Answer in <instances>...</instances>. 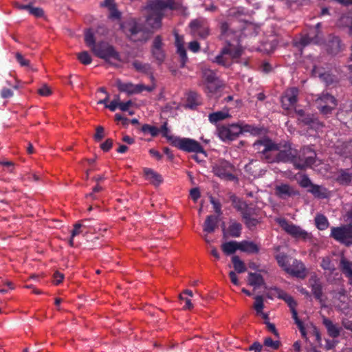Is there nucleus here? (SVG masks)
I'll use <instances>...</instances> for the list:
<instances>
[{"label":"nucleus","mask_w":352,"mask_h":352,"mask_svg":"<svg viewBox=\"0 0 352 352\" xmlns=\"http://www.w3.org/2000/svg\"><path fill=\"white\" fill-rule=\"evenodd\" d=\"M164 43L162 36L157 35L153 42L151 47V54L159 65L164 63L166 58V52L164 49Z\"/></svg>","instance_id":"nucleus-15"},{"label":"nucleus","mask_w":352,"mask_h":352,"mask_svg":"<svg viewBox=\"0 0 352 352\" xmlns=\"http://www.w3.org/2000/svg\"><path fill=\"white\" fill-rule=\"evenodd\" d=\"M231 116L228 111H219L211 113L208 115V120L212 124H216L218 122L222 121L226 118H230Z\"/></svg>","instance_id":"nucleus-32"},{"label":"nucleus","mask_w":352,"mask_h":352,"mask_svg":"<svg viewBox=\"0 0 352 352\" xmlns=\"http://www.w3.org/2000/svg\"><path fill=\"white\" fill-rule=\"evenodd\" d=\"M220 30L221 36H223L225 38H226L231 34L236 35V34L237 33L236 31L231 29L230 24L227 21H224L221 23Z\"/></svg>","instance_id":"nucleus-44"},{"label":"nucleus","mask_w":352,"mask_h":352,"mask_svg":"<svg viewBox=\"0 0 352 352\" xmlns=\"http://www.w3.org/2000/svg\"><path fill=\"white\" fill-rule=\"evenodd\" d=\"M276 260L280 267H281L285 271L286 268L290 265L289 263L288 256L285 253H279L275 256Z\"/></svg>","instance_id":"nucleus-45"},{"label":"nucleus","mask_w":352,"mask_h":352,"mask_svg":"<svg viewBox=\"0 0 352 352\" xmlns=\"http://www.w3.org/2000/svg\"><path fill=\"white\" fill-rule=\"evenodd\" d=\"M144 174L146 179L155 186H159L163 181L162 175L151 168H144Z\"/></svg>","instance_id":"nucleus-28"},{"label":"nucleus","mask_w":352,"mask_h":352,"mask_svg":"<svg viewBox=\"0 0 352 352\" xmlns=\"http://www.w3.org/2000/svg\"><path fill=\"white\" fill-rule=\"evenodd\" d=\"M109 11V18L113 20H119L121 18V12L118 11L116 5L108 8Z\"/></svg>","instance_id":"nucleus-58"},{"label":"nucleus","mask_w":352,"mask_h":352,"mask_svg":"<svg viewBox=\"0 0 352 352\" xmlns=\"http://www.w3.org/2000/svg\"><path fill=\"white\" fill-rule=\"evenodd\" d=\"M315 224L316 228L320 230H324L329 226V223L328 221L327 218L324 214H318L316 216Z\"/></svg>","instance_id":"nucleus-42"},{"label":"nucleus","mask_w":352,"mask_h":352,"mask_svg":"<svg viewBox=\"0 0 352 352\" xmlns=\"http://www.w3.org/2000/svg\"><path fill=\"white\" fill-rule=\"evenodd\" d=\"M177 53L180 58V67H184L186 62L188 61V57L186 50L182 43H180L177 38L176 41Z\"/></svg>","instance_id":"nucleus-39"},{"label":"nucleus","mask_w":352,"mask_h":352,"mask_svg":"<svg viewBox=\"0 0 352 352\" xmlns=\"http://www.w3.org/2000/svg\"><path fill=\"white\" fill-rule=\"evenodd\" d=\"M321 267L324 270L333 272L335 270L334 265L332 263L329 257H324L320 263Z\"/></svg>","instance_id":"nucleus-51"},{"label":"nucleus","mask_w":352,"mask_h":352,"mask_svg":"<svg viewBox=\"0 0 352 352\" xmlns=\"http://www.w3.org/2000/svg\"><path fill=\"white\" fill-rule=\"evenodd\" d=\"M15 58L16 61L20 64L21 66L28 67L30 65V60L25 59L20 52H16L15 54Z\"/></svg>","instance_id":"nucleus-61"},{"label":"nucleus","mask_w":352,"mask_h":352,"mask_svg":"<svg viewBox=\"0 0 352 352\" xmlns=\"http://www.w3.org/2000/svg\"><path fill=\"white\" fill-rule=\"evenodd\" d=\"M232 262L234 269L237 273L241 274L247 270L244 262L238 256H233L232 257Z\"/></svg>","instance_id":"nucleus-43"},{"label":"nucleus","mask_w":352,"mask_h":352,"mask_svg":"<svg viewBox=\"0 0 352 352\" xmlns=\"http://www.w3.org/2000/svg\"><path fill=\"white\" fill-rule=\"evenodd\" d=\"M127 36L134 42L146 41L148 38L149 32L142 24L134 21L129 24Z\"/></svg>","instance_id":"nucleus-13"},{"label":"nucleus","mask_w":352,"mask_h":352,"mask_svg":"<svg viewBox=\"0 0 352 352\" xmlns=\"http://www.w3.org/2000/svg\"><path fill=\"white\" fill-rule=\"evenodd\" d=\"M230 199L233 207L239 212L248 205L245 201L238 199L235 195L231 196Z\"/></svg>","instance_id":"nucleus-48"},{"label":"nucleus","mask_w":352,"mask_h":352,"mask_svg":"<svg viewBox=\"0 0 352 352\" xmlns=\"http://www.w3.org/2000/svg\"><path fill=\"white\" fill-rule=\"evenodd\" d=\"M299 184L302 188H311V186L314 184L311 182V179L308 177L307 175H305L302 177L301 179L299 182Z\"/></svg>","instance_id":"nucleus-62"},{"label":"nucleus","mask_w":352,"mask_h":352,"mask_svg":"<svg viewBox=\"0 0 352 352\" xmlns=\"http://www.w3.org/2000/svg\"><path fill=\"white\" fill-rule=\"evenodd\" d=\"M336 182L342 186H349L352 183V172L349 169L341 168L338 170Z\"/></svg>","instance_id":"nucleus-26"},{"label":"nucleus","mask_w":352,"mask_h":352,"mask_svg":"<svg viewBox=\"0 0 352 352\" xmlns=\"http://www.w3.org/2000/svg\"><path fill=\"white\" fill-rule=\"evenodd\" d=\"M219 138L223 142H230L236 140L241 134L239 123L221 125L217 127Z\"/></svg>","instance_id":"nucleus-10"},{"label":"nucleus","mask_w":352,"mask_h":352,"mask_svg":"<svg viewBox=\"0 0 352 352\" xmlns=\"http://www.w3.org/2000/svg\"><path fill=\"white\" fill-rule=\"evenodd\" d=\"M307 191L318 199H325L329 197L328 190L325 187L317 184H314L311 188H309Z\"/></svg>","instance_id":"nucleus-30"},{"label":"nucleus","mask_w":352,"mask_h":352,"mask_svg":"<svg viewBox=\"0 0 352 352\" xmlns=\"http://www.w3.org/2000/svg\"><path fill=\"white\" fill-rule=\"evenodd\" d=\"M201 104V97L196 91H190L188 93L186 97V106L191 109H195L197 106Z\"/></svg>","instance_id":"nucleus-27"},{"label":"nucleus","mask_w":352,"mask_h":352,"mask_svg":"<svg viewBox=\"0 0 352 352\" xmlns=\"http://www.w3.org/2000/svg\"><path fill=\"white\" fill-rule=\"evenodd\" d=\"M141 131L144 133H150L152 137H156L160 133V129L158 128L148 124L142 125Z\"/></svg>","instance_id":"nucleus-49"},{"label":"nucleus","mask_w":352,"mask_h":352,"mask_svg":"<svg viewBox=\"0 0 352 352\" xmlns=\"http://www.w3.org/2000/svg\"><path fill=\"white\" fill-rule=\"evenodd\" d=\"M274 290L277 292L278 298L283 300L287 304L290 309L296 308L297 303L292 296L289 295L283 290H281L276 287L274 288Z\"/></svg>","instance_id":"nucleus-33"},{"label":"nucleus","mask_w":352,"mask_h":352,"mask_svg":"<svg viewBox=\"0 0 352 352\" xmlns=\"http://www.w3.org/2000/svg\"><path fill=\"white\" fill-rule=\"evenodd\" d=\"M242 231V225L234 220H230V224L226 229L225 225H223L222 232L223 237L227 239L228 237L238 238L241 236Z\"/></svg>","instance_id":"nucleus-19"},{"label":"nucleus","mask_w":352,"mask_h":352,"mask_svg":"<svg viewBox=\"0 0 352 352\" xmlns=\"http://www.w3.org/2000/svg\"><path fill=\"white\" fill-rule=\"evenodd\" d=\"M135 69L138 72L146 74H152L151 66L148 63H144L138 60H135L132 63Z\"/></svg>","instance_id":"nucleus-40"},{"label":"nucleus","mask_w":352,"mask_h":352,"mask_svg":"<svg viewBox=\"0 0 352 352\" xmlns=\"http://www.w3.org/2000/svg\"><path fill=\"white\" fill-rule=\"evenodd\" d=\"M285 272L300 278H305L307 276V270L304 263L297 259L294 260L292 264L286 268Z\"/></svg>","instance_id":"nucleus-18"},{"label":"nucleus","mask_w":352,"mask_h":352,"mask_svg":"<svg viewBox=\"0 0 352 352\" xmlns=\"http://www.w3.org/2000/svg\"><path fill=\"white\" fill-rule=\"evenodd\" d=\"M276 195L285 199L289 197L299 195V192L287 184H282L276 187Z\"/></svg>","instance_id":"nucleus-21"},{"label":"nucleus","mask_w":352,"mask_h":352,"mask_svg":"<svg viewBox=\"0 0 352 352\" xmlns=\"http://www.w3.org/2000/svg\"><path fill=\"white\" fill-rule=\"evenodd\" d=\"M330 236L347 247L352 245V223L332 227Z\"/></svg>","instance_id":"nucleus-8"},{"label":"nucleus","mask_w":352,"mask_h":352,"mask_svg":"<svg viewBox=\"0 0 352 352\" xmlns=\"http://www.w3.org/2000/svg\"><path fill=\"white\" fill-rule=\"evenodd\" d=\"M298 120L300 122H302L304 124L311 126L316 122V118L314 116L310 113H305L304 116H302V118H298Z\"/></svg>","instance_id":"nucleus-52"},{"label":"nucleus","mask_w":352,"mask_h":352,"mask_svg":"<svg viewBox=\"0 0 352 352\" xmlns=\"http://www.w3.org/2000/svg\"><path fill=\"white\" fill-rule=\"evenodd\" d=\"M179 5L174 0H150L148 1L146 10V24L153 32L162 28V19L165 16L166 9L176 10Z\"/></svg>","instance_id":"nucleus-1"},{"label":"nucleus","mask_w":352,"mask_h":352,"mask_svg":"<svg viewBox=\"0 0 352 352\" xmlns=\"http://www.w3.org/2000/svg\"><path fill=\"white\" fill-rule=\"evenodd\" d=\"M338 153L345 158L352 159V139L338 147Z\"/></svg>","instance_id":"nucleus-34"},{"label":"nucleus","mask_w":352,"mask_h":352,"mask_svg":"<svg viewBox=\"0 0 352 352\" xmlns=\"http://www.w3.org/2000/svg\"><path fill=\"white\" fill-rule=\"evenodd\" d=\"M309 285L311 289V292L315 298L320 302L322 301V284L316 276H311L309 279Z\"/></svg>","instance_id":"nucleus-22"},{"label":"nucleus","mask_w":352,"mask_h":352,"mask_svg":"<svg viewBox=\"0 0 352 352\" xmlns=\"http://www.w3.org/2000/svg\"><path fill=\"white\" fill-rule=\"evenodd\" d=\"M248 284L254 287H259L265 284L263 276L257 273L250 272L248 277Z\"/></svg>","instance_id":"nucleus-35"},{"label":"nucleus","mask_w":352,"mask_h":352,"mask_svg":"<svg viewBox=\"0 0 352 352\" xmlns=\"http://www.w3.org/2000/svg\"><path fill=\"white\" fill-rule=\"evenodd\" d=\"M189 28L193 36L202 39L206 38L210 34V25L204 19L192 20L189 24Z\"/></svg>","instance_id":"nucleus-12"},{"label":"nucleus","mask_w":352,"mask_h":352,"mask_svg":"<svg viewBox=\"0 0 352 352\" xmlns=\"http://www.w3.org/2000/svg\"><path fill=\"white\" fill-rule=\"evenodd\" d=\"M316 104L320 113L329 116L337 107L338 101L333 96L324 91L317 96Z\"/></svg>","instance_id":"nucleus-5"},{"label":"nucleus","mask_w":352,"mask_h":352,"mask_svg":"<svg viewBox=\"0 0 352 352\" xmlns=\"http://www.w3.org/2000/svg\"><path fill=\"white\" fill-rule=\"evenodd\" d=\"M85 41L87 45L92 50L94 46L97 45L96 43L94 34L91 29H89L85 32Z\"/></svg>","instance_id":"nucleus-47"},{"label":"nucleus","mask_w":352,"mask_h":352,"mask_svg":"<svg viewBox=\"0 0 352 352\" xmlns=\"http://www.w3.org/2000/svg\"><path fill=\"white\" fill-rule=\"evenodd\" d=\"M29 12L32 15L36 17H42L44 15V11L41 8H34L31 6V8L29 9Z\"/></svg>","instance_id":"nucleus-63"},{"label":"nucleus","mask_w":352,"mask_h":352,"mask_svg":"<svg viewBox=\"0 0 352 352\" xmlns=\"http://www.w3.org/2000/svg\"><path fill=\"white\" fill-rule=\"evenodd\" d=\"M202 76L205 83H212L220 80L217 77L216 72L210 69H202Z\"/></svg>","instance_id":"nucleus-41"},{"label":"nucleus","mask_w":352,"mask_h":352,"mask_svg":"<svg viewBox=\"0 0 352 352\" xmlns=\"http://www.w3.org/2000/svg\"><path fill=\"white\" fill-rule=\"evenodd\" d=\"M89 221H90L89 219H84V220H82L81 222L76 223L74 225V228L72 231V238H74L76 235L79 234L82 232L81 231L82 228H87V226L85 225L84 223L89 222Z\"/></svg>","instance_id":"nucleus-53"},{"label":"nucleus","mask_w":352,"mask_h":352,"mask_svg":"<svg viewBox=\"0 0 352 352\" xmlns=\"http://www.w3.org/2000/svg\"><path fill=\"white\" fill-rule=\"evenodd\" d=\"M297 150L293 148L288 142L276 143V148L272 153V157H268L270 163H292L294 165L295 156Z\"/></svg>","instance_id":"nucleus-3"},{"label":"nucleus","mask_w":352,"mask_h":352,"mask_svg":"<svg viewBox=\"0 0 352 352\" xmlns=\"http://www.w3.org/2000/svg\"><path fill=\"white\" fill-rule=\"evenodd\" d=\"M91 51L97 57L104 59L106 62L110 63L111 59L120 60V54L108 42L100 41L97 43V45L94 47Z\"/></svg>","instance_id":"nucleus-6"},{"label":"nucleus","mask_w":352,"mask_h":352,"mask_svg":"<svg viewBox=\"0 0 352 352\" xmlns=\"http://www.w3.org/2000/svg\"><path fill=\"white\" fill-rule=\"evenodd\" d=\"M222 87L221 80L215 81L212 83H205L204 91L208 94H215Z\"/></svg>","instance_id":"nucleus-46"},{"label":"nucleus","mask_w":352,"mask_h":352,"mask_svg":"<svg viewBox=\"0 0 352 352\" xmlns=\"http://www.w3.org/2000/svg\"><path fill=\"white\" fill-rule=\"evenodd\" d=\"M234 170V166L226 160L219 161L214 167V174L226 180L233 181L236 177L232 173Z\"/></svg>","instance_id":"nucleus-14"},{"label":"nucleus","mask_w":352,"mask_h":352,"mask_svg":"<svg viewBox=\"0 0 352 352\" xmlns=\"http://www.w3.org/2000/svg\"><path fill=\"white\" fill-rule=\"evenodd\" d=\"M218 223V217L214 215L207 216L204 223V231L212 233L214 231Z\"/></svg>","instance_id":"nucleus-31"},{"label":"nucleus","mask_w":352,"mask_h":352,"mask_svg":"<svg viewBox=\"0 0 352 352\" xmlns=\"http://www.w3.org/2000/svg\"><path fill=\"white\" fill-rule=\"evenodd\" d=\"M243 52V49L240 45H234L227 41L220 53L215 56L213 62L228 68L232 65L233 60H237L241 56Z\"/></svg>","instance_id":"nucleus-2"},{"label":"nucleus","mask_w":352,"mask_h":352,"mask_svg":"<svg viewBox=\"0 0 352 352\" xmlns=\"http://www.w3.org/2000/svg\"><path fill=\"white\" fill-rule=\"evenodd\" d=\"M241 128V133H250L252 135H259L262 133L263 129L254 125L244 124L243 122L239 123Z\"/></svg>","instance_id":"nucleus-38"},{"label":"nucleus","mask_w":352,"mask_h":352,"mask_svg":"<svg viewBox=\"0 0 352 352\" xmlns=\"http://www.w3.org/2000/svg\"><path fill=\"white\" fill-rule=\"evenodd\" d=\"M298 94L299 89L297 87L287 89L281 98L283 107L288 109L289 107L295 105L298 102Z\"/></svg>","instance_id":"nucleus-16"},{"label":"nucleus","mask_w":352,"mask_h":352,"mask_svg":"<svg viewBox=\"0 0 352 352\" xmlns=\"http://www.w3.org/2000/svg\"><path fill=\"white\" fill-rule=\"evenodd\" d=\"M113 144V140L108 138L104 142L100 144V148L104 152H108L112 148Z\"/></svg>","instance_id":"nucleus-64"},{"label":"nucleus","mask_w":352,"mask_h":352,"mask_svg":"<svg viewBox=\"0 0 352 352\" xmlns=\"http://www.w3.org/2000/svg\"><path fill=\"white\" fill-rule=\"evenodd\" d=\"M264 307L263 298L261 296H256L255 297V302L254 308L255 309L257 314L262 313Z\"/></svg>","instance_id":"nucleus-59"},{"label":"nucleus","mask_w":352,"mask_h":352,"mask_svg":"<svg viewBox=\"0 0 352 352\" xmlns=\"http://www.w3.org/2000/svg\"><path fill=\"white\" fill-rule=\"evenodd\" d=\"M342 50L341 41L338 36L329 37L327 43V51L328 53L336 55Z\"/></svg>","instance_id":"nucleus-25"},{"label":"nucleus","mask_w":352,"mask_h":352,"mask_svg":"<svg viewBox=\"0 0 352 352\" xmlns=\"http://www.w3.org/2000/svg\"><path fill=\"white\" fill-rule=\"evenodd\" d=\"M252 147L254 151L260 155L262 160H265L267 163H270L268 157H272V153H274V149L276 148V143L270 138L264 137L254 142Z\"/></svg>","instance_id":"nucleus-7"},{"label":"nucleus","mask_w":352,"mask_h":352,"mask_svg":"<svg viewBox=\"0 0 352 352\" xmlns=\"http://www.w3.org/2000/svg\"><path fill=\"white\" fill-rule=\"evenodd\" d=\"M339 267L340 271L347 278L348 284L352 290V261H349L344 256H342L340 261Z\"/></svg>","instance_id":"nucleus-20"},{"label":"nucleus","mask_w":352,"mask_h":352,"mask_svg":"<svg viewBox=\"0 0 352 352\" xmlns=\"http://www.w3.org/2000/svg\"><path fill=\"white\" fill-rule=\"evenodd\" d=\"M316 158V151L310 146H304L295 156L294 165L296 169L304 170L311 167L315 162Z\"/></svg>","instance_id":"nucleus-4"},{"label":"nucleus","mask_w":352,"mask_h":352,"mask_svg":"<svg viewBox=\"0 0 352 352\" xmlns=\"http://www.w3.org/2000/svg\"><path fill=\"white\" fill-rule=\"evenodd\" d=\"M78 59L83 65H89L92 61V58L90 54L86 51L82 52L81 53L78 54Z\"/></svg>","instance_id":"nucleus-56"},{"label":"nucleus","mask_w":352,"mask_h":352,"mask_svg":"<svg viewBox=\"0 0 352 352\" xmlns=\"http://www.w3.org/2000/svg\"><path fill=\"white\" fill-rule=\"evenodd\" d=\"M116 86L120 92H125L129 95L135 94V85L132 82H123L118 79Z\"/></svg>","instance_id":"nucleus-37"},{"label":"nucleus","mask_w":352,"mask_h":352,"mask_svg":"<svg viewBox=\"0 0 352 352\" xmlns=\"http://www.w3.org/2000/svg\"><path fill=\"white\" fill-rule=\"evenodd\" d=\"M276 221L281 227V228L292 237L296 239H302L305 240L308 238L309 234L300 226L289 223L284 218H277Z\"/></svg>","instance_id":"nucleus-11"},{"label":"nucleus","mask_w":352,"mask_h":352,"mask_svg":"<svg viewBox=\"0 0 352 352\" xmlns=\"http://www.w3.org/2000/svg\"><path fill=\"white\" fill-rule=\"evenodd\" d=\"M313 75L318 76L322 82L327 86L333 85L337 81V78L329 72H321L320 69L316 66H314L312 69Z\"/></svg>","instance_id":"nucleus-23"},{"label":"nucleus","mask_w":352,"mask_h":352,"mask_svg":"<svg viewBox=\"0 0 352 352\" xmlns=\"http://www.w3.org/2000/svg\"><path fill=\"white\" fill-rule=\"evenodd\" d=\"M246 227L250 229H254L259 223L260 221L256 217V216H250L243 220Z\"/></svg>","instance_id":"nucleus-50"},{"label":"nucleus","mask_w":352,"mask_h":352,"mask_svg":"<svg viewBox=\"0 0 352 352\" xmlns=\"http://www.w3.org/2000/svg\"><path fill=\"white\" fill-rule=\"evenodd\" d=\"M322 324L327 329L328 335L331 338H336L340 336L341 329L337 324H335L330 319L323 317Z\"/></svg>","instance_id":"nucleus-24"},{"label":"nucleus","mask_w":352,"mask_h":352,"mask_svg":"<svg viewBox=\"0 0 352 352\" xmlns=\"http://www.w3.org/2000/svg\"><path fill=\"white\" fill-rule=\"evenodd\" d=\"M246 10L243 7L233 8L230 10V15L234 17H240L245 15Z\"/></svg>","instance_id":"nucleus-60"},{"label":"nucleus","mask_w":352,"mask_h":352,"mask_svg":"<svg viewBox=\"0 0 352 352\" xmlns=\"http://www.w3.org/2000/svg\"><path fill=\"white\" fill-rule=\"evenodd\" d=\"M263 344L265 346L270 347L274 350H277L281 344L280 341H274L270 337L265 338Z\"/></svg>","instance_id":"nucleus-55"},{"label":"nucleus","mask_w":352,"mask_h":352,"mask_svg":"<svg viewBox=\"0 0 352 352\" xmlns=\"http://www.w3.org/2000/svg\"><path fill=\"white\" fill-rule=\"evenodd\" d=\"M172 146L188 153H205L201 144L193 139L177 137L173 139Z\"/></svg>","instance_id":"nucleus-9"},{"label":"nucleus","mask_w":352,"mask_h":352,"mask_svg":"<svg viewBox=\"0 0 352 352\" xmlns=\"http://www.w3.org/2000/svg\"><path fill=\"white\" fill-rule=\"evenodd\" d=\"M167 124H167V122H164V123L162 125V126H161V128H160V132H162V135H163L164 137H165V138H166L168 141H170V144H171V145H172V144H173V139H174V138H176L177 137L173 136V135H168L169 130H168V129Z\"/></svg>","instance_id":"nucleus-57"},{"label":"nucleus","mask_w":352,"mask_h":352,"mask_svg":"<svg viewBox=\"0 0 352 352\" xmlns=\"http://www.w3.org/2000/svg\"><path fill=\"white\" fill-rule=\"evenodd\" d=\"M259 247L253 241H242L239 242V250L248 254H257L259 252Z\"/></svg>","instance_id":"nucleus-29"},{"label":"nucleus","mask_w":352,"mask_h":352,"mask_svg":"<svg viewBox=\"0 0 352 352\" xmlns=\"http://www.w3.org/2000/svg\"><path fill=\"white\" fill-rule=\"evenodd\" d=\"M243 220L250 216H256V209L248 205L240 212Z\"/></svg>","instance_id":"nucleus-54"},{"label":"nucleus","mask_w":352,"mask_h":352,"mask_svg":"<svg viewBox=\"0 0 352 352\" xmlns=\"http://www.w3.org/2000/svg\"><path fill=\"white\" fill-rule=\"evenodd\" d=\"M221 248L224 254L230 255L235 253L237 250H239V242L235 241L226 242L222 243Z\"/></svg>","instance_id":"nucleus-36"},{"label":"nucleus","mask_w":352,"mask_h":352,"mask_svg":"<svg viewBox=\"0 0 352 352\" xmlns=\"http://www.w3.org/2000/svg\"><path fill=\"white\" fill-rule=\"evenodd\" d=\"M320 31L317 28L311 29L307 34L296 42V46L304 47L311 43L318 44L320 42Z\"/></svg>","instance_id":"nucleus-17"}]
</instances>
